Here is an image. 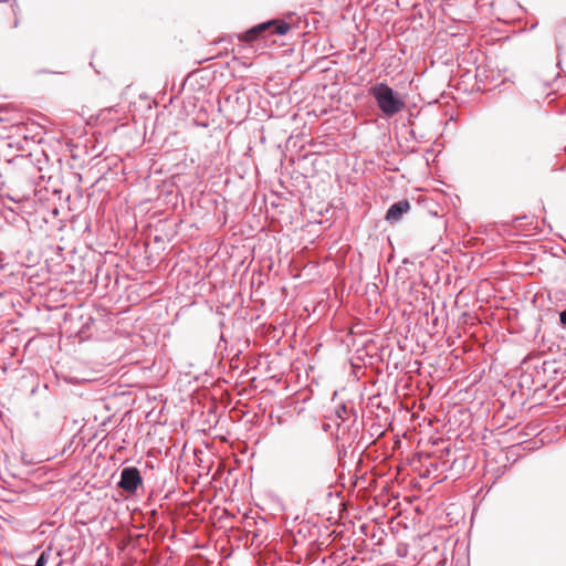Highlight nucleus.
<instances>
[{"mask_svg":"<svg viewBox=\"0 0 566 566\" xmlns=\"http://www.w3.org/2000/svg\"><path fill=\"white\" fill-rule=\"evenodd\" d=\"M290 24L284 21L271 20L249 29L240 36V40L245 42H253L260 38L265 36L268 33L284 35L290 31Z\"/></svg>","mask_w":566,"mask_h":566,"instance_id":"2","label":"nucleus"},{"mask_svg":"<svg viewBox=\"0 0 566 566\" xmlns=\"http://www.w3.org/2000/svg\"><path fill=\"white\" fill-rule=\"evenodd\" d=\"M560 323L566 326V310L563 311L559 315Z\"/></svg>","mask_w":566,"mask_h":566,"instance_id":"6","label":"nucleus"},{"mask_svg":"<svg viewBox=\"0 0 566 566\" xmlns=\"http://www.w3.org/2000/svg\"><path fill=\"white\" fill-rule=\"evenodd\" d=\"M51 555V551H43L40 557L38 558L35 566H45Z\"/></svg>","mask_w":566,"mask_h":566,"instance_id":"5","label":"nucleus"},{"mask_svg":"<svg viewBox=\"0 0 566 566\" xmlns=\"http://www.w3.org/2000/svg\"><path fill=\"white\" fill-rule=\"evenodd\" d=\"M142 484V476L136 468H125L120 474L119 486L128 492H135Z\"/></svg>","mask_w":566,"mask_h":566,"instance_id":"3","label":"nucleus"},{"mask_svg":"<svg viewBox=\"0 0 566 566\" xmlns=\"http://www.w3.org/2000/svg\"><path fill=\"white\" fill-rule=\"evenodd\" d=\"M410 210V202L401 200L394 203L386 213V220L390 223H396L401 220L402 216Z\"/></svg>","mask_w":566,"mask_h":566,"instance_id":"4","label":"nucleus"},{"mask_svg":"<svg viewBox=\"0 0 566 566\" xmlns=\"http://www.w3.org/2000/svg\"><path fill=\"white\" fill-rule=\"evenodd\" d=\"M371 94L376 98L381 112L387 116H392L405 107V102L394 93L392 88L384 83L374 86Z\"/></svg>","mask_w":566,"mask_h":566,"instance_id":"1","label":"nucleus"}]
</instances>
